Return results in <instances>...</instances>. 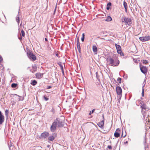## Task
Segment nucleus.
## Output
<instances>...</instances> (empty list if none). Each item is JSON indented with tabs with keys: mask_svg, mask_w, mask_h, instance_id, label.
Instances as JSON below:
<instances>
[{
	"mask_svg": "<svg viewBox=\"0 0 150 150\" xmlns=\"http://www.w3.org/2000/svg\"><path fill=\"white\" fill-rule=\"evenodd\" d=\"M107 148L110 149H111L112 148V146L110 145L108 146Z\"/></svg>",
	"mask_w": 150,
	"mask_h": 150,
	"instance_id": "nucleus-37",
	"label": "nucleus"
},
{
	"mask_svg": "<svg viewBox=\"0 0 150 150\" xmlns=\"http://www.w3.org/2000/svg\"><path fill=\"white\" fill-rule=\"evenodd\" d=\"M27 54L28 57L32 59L33 60L36 59V57L33 53H32L30 50H28L27 51Z\"/></svg>",
	"mask_w": 150,
	"mask_h": 150,
	"instance_id": "nucleus-3",
	"label": "nucleus"
},
{
	"mask_svg": "<svg viewBox=\"0 0 150 150\" xmlns=\"http://www.w3.org/2000/svg\"><path fill=\"white\" fill-rule=\"evenodd\" d=\"M45 41H47V38H45Z\"/></svg>",
	"mask_w": 150,
	"mask_h": 150,
	"instance_id": "nucleus-47",
	"label": "nucleus"
},
{
	"mask_svg": "<svg viewBox=\"0 0 150 150\" xmlns=\"http://www.w3.org/2000/svg\"><path fill=\"white\" fill-rule=\"evenodd\" d=\"M98 50H98L97 47L96 46H94V54H97V52Z\"/></svg>",
	"mask_w": 150,
	"mask_h": 150,
	"instance_id": "nucleus-25",
	"label": "nucleus"
},
{
	"mask_svg": "<svg viewBox=\"0 0 150 150\" xmlns=\"http://www.w3.org/2000/svg\"><path fill=\"white\" fill-rule=\"evenodd\" d=\"M19 39L20 40H22V38H21V36L19 38Z\"/></svg>",
	"mask_w": 150,
	"mask_h": 150,
	"instance_id": "nucleus-48",
	"label": "nucleus"
},
{
	"mask_svg": "<svg viewBox=\"0 0 150 150\" xmlns=\"http://www.w3.org/2000/svg\"><path fill=\"white\" fill-rule=\"evenodd\" d=\"M4 116L2 115L1 112L0 111V125L4 122Z\"/></svg>",
	"mask_w": 150,
	"mask_h": 150,
	"instance_id": "nucleus-10",
	"label": "nucleus"
},
{
	"mask_svg": "<svg viewBox=\"0 0 150 150\" xmlns=\"http://www.w3.org/2000/svg\"><path fill=\"white\" fill-rule=\"evenodd\" d=\"M123 5L124 6L125 8V11L126 12H127V4L126 2H125V1L123 2Z\"/></svg>",
	"mask_w": 150,
	"mask_h": 150,
	"instance_id": "nucleus-16",
	"label": "nucleus"
},
{
	"mask_svg": "<svg viewBox=\"0 0 150 150\" xmlns=\"http://www.w3.org/2000/svg\"><path fill=\"white\" fill-rule=\"evenodd\" d=\"M141 71L144 74H146L147 72V69L145 66H142L140 67Z\"/></svg>",
	"mask_w": 150,
	"mask_h": 150,
	"instance_id": "nucleus-7",
	"label": "nucleus"
},
{
	"mask_svg": "<svg viewBox=\"0 0 150 150\" xmlns=\"http://www.w3.org/2000/svg\"><path fill=\"white\" fill-rule=\"evenodd\" d=\"M110 7H109V6H107V7H106V9H107V10H109V9H110Z\"/></svg>",
	"mask_w": 150,
	"mask_h": 150,
	"instance_id": "nucleus-40",
	"label": "nucleus"
},
{
	"mask_svg": "<svg viewBox=\"0 0 150 150\" xmlns=\"http://www.w3.org/2000/svg\"><path fill=\"white\" fill-rule=\"evenodd\" d=\"M92 112L93 113L94 112V109L92 110Z\"/></svg>",
	"mask_w": 150,
	"mask_h": 150,
	"instance_id": "nucleus-51",
	"label": "nucleus"
},
{
	"mask_svg": "<svg viewBox=\"0 0 150 150\" xmlns=\"http://www.w3.org/2000/svg\"><path fill=\"white\" fill-rule=\"evenodd\" d=\"M124 77L125 78V79H127V76H126V77L125 76V77L124 76Z\"/></svg>",
	"mask_w": 150,
	"mask_h": 150,
	"instance_id": "nucleus-46",
	"label": "nucleus"
},
{
	"mask_svg": "<svg viewBox=\"0 0 150 150\" xmlns=\"http://www.w3.org/2000/svg\"><path fill=\"white\" fill-rule=\"evenodd\" d=\"M59 65H60V67L61 68V69L62 70V71L63 72H63V67L62 65L60 64Z\"/></svg>",
	"mask_w": 150,
	"mask_h": 150,
	"instance_id": "nucleus-34",
	"label": "nucleus"
},
{
	"mask_svg": "<svg viewBox=\"0 0 150 150\" xmlns=\"http://www.w3.org/2000/svg\"><path fill=\"white\" fill-rule=\"evenodd\" d=\"M122 136H123V134H122Z\"/></svg>",
	"mask_w": 150,
	"mask_h": 150,
	"instance_id": "nucleus-54",
	"label": "nucleus"
},
{
	"mask_svg": "<svg viewBox=\"0 0 150 150\" xmlns=\"http://www.w3.org/2000/svg\"><path fill=\"white\" fill-rule=\"evenodd\" d=\"M97 125L99 127L103 129L104 125V121L103 120L97 123Z\"/></svg>",
	"mask_w": 150,
	"mask_h": 150,
	"instance_id": "nucleus-12",
	"label": "nucleus"
},
{
	"mask_svg": "<svg viewBox=\"0 0 150 150\" xmlns=\"http://www.w3.org/2000/svg\"><path fill=\"white\" fill-rule=\"evenodd\" d=\"M107 61L109 64L114 67L117 66L119 64V61L116 57H110L107 59Z\"/></svg>",
	"mask_w": 150,
	"mask_h": 150,
	"instance_id": "nucleus-1",
	"label": "nucleus"
},
{
	"mask_svg": "<svg viewBox=\"0 0 150 150\" xmlns=\"http://www.w3.org/2000/svg\"><path fill=\"white\" fill-rule=\"evenodd\" d=\"M92 49L94 51V45H93L92 46Z\"/></svg>",
	"mask_w": 150,
	"mask_h": 150,
	"instance_id": "nucleus-50",
	"label": "nucleus"
},
{
	"mask_svg": "<svg viewBox=\"0 0 150 150\" xmlns=\"http://www.w3.org/2000/svg\"><path fill=\"white\" fill-rule=\"evenodd\" d=\"M139 40L142 42H145L149 41L150 40V36H145L140 37Z\"/></svg>",
	"mask_w": 150,
	"mask_h": 150,
	"instance_id": "nucleus-6",
	"label": "nucleus"
},
{
	"mask_svg": "<svg viewBox=\"0 0 150 150\" xmlns=\"http://www.w3.org/2000/svg\"><path fill=\"white\" fill-rule=\"evenodd\" d=\"M122 22L125 23V25L128 24L129 25L131 24V19L130 18L125 17L124 16H123L122 17Z\"/></svg>",
	"mask_w": 150,
	"mask_h": 150,
	"instance_id": "nucleus-2",
	"label": "nucleus"
},
{
	"mask_svg": "<svg viewBox=\"0 0 150 150\" xmlns=\"http://www.w3.org/2000/svg\"><path fill=\"white\" fill-rule=\"evenodd\" d=\"M3 60V58L0 55V62Z\"/></svg>",
	"mask_w": 150,
	"mask_h": 150,
	"instance_id": "nucleus-38",
	"label": "nucleus"
},
{
	"mask_svg": "<svg viewBox=\"0 0 150 150\" xmlns=\"http://www.w3.org/2000/svg\"><path fill=\"white\" fill-rule=\"evenodd\" d=\"M57 125L58 127H62L64 126L63 122L59 118H57L55 121H57Z\"/></svg>",
	"mask_w": 150,
	"mask_h": 150,
	"instance_id": "nucleus-5",
	"label": "nucleus"
},
{
	"mask_svg": "<svg viewBox=\"0 0 150 150\" xmlns=\"http://www.w3.org/2000/svg\"><path fill=\"white\" fill-rule=\"evenodd\" d=\"M117 81H118L119 83H121V79L120 78H118L117 79Z\"/></svg>",
	"mask_w": 150,
	"mask_h": 150,
	"instance_id": "nucleus-32",
	"label": "nucleus"
},
{
	"mask_svg": "<svg viewBox=\"0 0 150 150\" xmlns=\"http://www.w3.org/2000/svg\"><path fill=\"white\" fill-rule=\"evenodd\" d=\"M21 36H22L23 37H24L25 35V33L24 31L22 30L21 32V33H20Z\"/></svg>",
	"mask_w": 150,
	"mask_h": 150,
	"instance_id": "nucleus-22",
	"label": "nucleus"
},
{
	"mask_svg": "<svg viewBox=\"0 0 150 150\" xmlns=\"http://www.w3.org/2000/svg\"><path fill=\"white\" fill-rule=\"evenodd\" d=\"M125 135H124V136H123V137H125Z\"/></svg>",
	"mask_w": 150,
	"mask_h": 150,
	"instance_id": "nucleus-53",
	"label": "nucleus"
},
{
	"mask_svg": "<svg viewBox=\"0 0 150 150\" xmlns=\"http://www.w3.org/2000/svg\"><path fill=\"white\" fill-rule=\"evenodd\" d=\"M116 91L118 95L121 96L122 93V89L121 87L119 86L117 87L116 88Z\"/></svg>",
	"mask_w": 150,
	"mask_h": 150,
	"instance_id": "nucleus-9",
	"label": "nucleus"
},
{
	"mask_svg": "<svg viewBox=\"0 0 150 150\" xmlns=\"http://www.w3.org/2000/svg\"><path fill=\"white\" fill-rule=\"evenodd\" d=\"M57 136V134L56 133H54L51 136H50L48 139L50 141H53L54 140Z\"/></svg>",
	"mask_w": 150,
	"mask_h": 150,
	"instance_id": "nucleus-11",
	"label": "nucleus"
},
{
	"mask_svg": "<svg viewBox=\"0 0 150 150\" xmlns=\"http://www.w3.org/2000/svg\"><path fill=\"white\" fill-rule=\"evenodd\" d=\"M8 144L9 147L12 146L13 145V144L11 141H10V143H8Z\"/></svg>",
	"mask_w": 150,
	"mask_h": 150,
	"instance_id": "nucleus-27",
	"label": "nucleus"
},
{
	"mask_svg": "<svg viewBox=\"0 0 150 150\" xmlns=\"http://www.w3.org/2000/svg\"><path fill=\"white\" fill-rule=\"evenodd\" d=\"M115 45L117 50V51L121 50V48L120 45H117L116 43L115 44Z\"/></svg>",
	"mask_w": 150,
	"mask_h": 150,
	"instance_id": "nucleus-17",
	"label": "nucleus"
},
{
	"mask_svg": "<svg viewBox=\"0 0 150 150\" xmlns=\"http://www.w3.org/2000/svg\"><path fill=\"white\" fill-rule=\"evenodd\" d=\"M57 121H55L52 123L51 126L50 128V131L52 132H54L56 130V127L57 126Z\"/></svg>",
	"mask_w": 150,
	"mask_h": 150,
	"instance_id": "nucleus-4",
	"label": "nucleus"
},
{
	"mask_svg": "<svg viewBox=\"0 0 150 150\" xmlns=\"http://www.w3.org/2000/svg\"><path fill=\"white\" fill-rule=\"evenodd\" d=\"M52 88V87L50 86H47V89H50V88Z\"/></svg>",
	"mask_w": 150,
	"mask_h": 150,
	"instance_id": "nucleus-39",
	"label": "nucleus"
},
{
	"mask_svg": "<svg viewBox=\"0 0 150 150\" xmlns=\"http://www.w3.org/2000/svg\"><path fill=\"white\" fill-rule=\"evenodd\" d=\"M85 38V34L84 33L82 34V37L81 38V40L82 42H83L84 41Z\"/></svg>",
	"mask_w": 150,
	"mask_h": 150,
	"instance_id": "nucleus-26",
	"label": "nucleus"
},
{
	"mask_svg": "<svg viewBox=\"0 0 150 150\" xmlns=\"http://www.w3.org/2000/svg\"><path fill=\"white\" fill-rule=\"evenodd\" d=\"M16 20L17 21H19V18L18 17H17L16 18ZM19 23V22H18V23Z\"/></svg>",
	"mask_w": 150,
	"mask_h": 150,
	"instance_id": "nucleus-41",
	"label": "nucleus"
},
{
	"mask_svg": "<svg viewBox=\"0 0 150 150\" xmlns=\"http://www.w3.org/2000/svg\"><path fill=\"white\" fill-rule=\"evenodd\" d=\"M38 0H37V1H36V2H35V4H38Z\"/></svg>",
	"mask_w": 150,
	"mask_h": 150,
	"instance_id": "nucleus-43",
	"label": "nucleus"
},
{
	"mask_svg": "<svg viewBox=\"0 0 150 150\" xmlns=\"http://www.w3.org/2000/svg\"><path fill=\"white\" fill-rule=\"evenodd\" d=\"M96 84L98 85V84H99L100 83V79H99V80L97 79L96 80Z\"/></svg>",
	"mask_w": 150,
	"mask_h": 150,
	"instance_id": "nucleus-28",
	"label": "nucleus"
},
{
	"mask_svg": "<svg viewBox=\"0 0 150 150\" xmlns=\"http://www.w3.org/2000/svg\"><path fill=\"white\" fill-rule=\"evenodd\" d=\"M118 129H117L116 130V131H118Z\"/></svg>",
	"mask_w": 150,
	"mask_h": 150,
	"instance_id": "nucleus-52",
	"label": "nucleus"
},
{
	"mask_svg": "<svg viewBox=\"0 0 150 150\" xmlns=\"http://www.w3.org/2000/svg\"><path fill=\"white\" fill-rule=\"evenodd\" d=\"M117 53L120 54L121 56H124L123 53L122 52L121 50L117 51Z\"/></svg>",
	"mask_w": 150,
	"mask_h": 150,
	"instance_id": "nucleus-24",
	"label": "nucleus"
},
{
	"mask_svg": "<svg viewBox=\"0 0 150 150\" xmlns=\"http://www.w3.org/2000/svg\"><path fill=\"white\" fill-rule=\"evenodd\" d=\"M127 143H128V141H126V142H124V144H126Z\"/></svg>",
	"mask_w": 150,
	"mask_h": 150,
	"instance_id": "nucleus-45",
	"label": "nucleus"
},
{
	"mask_svg": "<svg viewBox=\"0 0 150 150\" xmlns=\"http://www.w3.org/2000/svg\"><path fill=\"white\" fill-rule=\"evenodd\" d=\"M120 136V134L118 133V132H115L114 133V136L116 137H119Z\"/></svg>",
	"mask_w": 150,
	"mask_h": 150,
	"instance_id": "nucleus-21",
	"label": "nucleus"
},
{
	"mask_svg": "<svg viewBox=\"0 0 150 150\" xmlns=\"http://www.w3.org/2000/svg\"><path fill=\"white\" fill-rule=\"evenodd\" d=\"M37 83V81L35 80H33L32 82L30 84L33 86L35 85Z\"/></svg>",
	"mask_w": 150,
	"mask_h": 150,
	"instance_id": "nucleus-19",
	"label": "nucleus"
},
{
	"mask_svg": "<svg viewBox=\"0 0 150 150\" xmlns=\"http://www.w3.org/2000/svg\"><path fill=\"white\" fill-rule=\"evenodd\" d=\"M103 118L104 119V116H103Z\"/></svg>",
	"mask_w": 150,
	"mask_h": 150,
	"instance_id": "nucleus-55",
	"label": "nucleus"
},
{
	"mask_svg": "<svg viewBox=\"0 0 150 150\" xmlns=\"http://www.w3.org/2000/svg\"><path fill=\"white\" fill-rule=\"evenodd\" d=\"M36 78L38 79H40L43 76V74L39 73H36L35 74Z\"/></svg>",
	"mask_w": 150,
	"mask_h": 150,
	"instance_id": "nucleus-13",
	"label": "nucleus"
},
{
	"mask_svg": "<svg viewBox=\"0 0 150 150\" xmlns=\"http://www.w3.org/2000/svg\"><path fill=\"white\" fill-rule=\"evenodd\" d=\"M37 67L36 66H33L32 67V69L30 70V71L33 73H34L36 71Z\"/></svg>",
	"mask_w": 150,
	"mask_h": 150,
	"instance_id": "nucleus-18",
	"label": "nucleus"
},
{
	"mask_svg": "<svg viewBox=\"0 0 150 150\" xmlns=\"http://www.w3.org/2000/svg\"><path fill=\"white\" fill-rule=\"evenodd\" d=\"M50 134L49 132H45L41 134L40 137L42 138H45L47 137Z\"/></svg>",
	"mask_w": 150,
	"mask_h": 150,
	"instance_id": "nucleus-8",
	"label": "nucleus"
},
{
	"mask_svg": "<svg viewBox=\"0 0 150 150\" xmlns=\"http://www.w3.org/2000/svg\"><path fill=\"white\" fill-rule=\"evenodd\" d=\"M55 55L57 57H58L59 56V54L58 53L56 54Z\"/></svg>",
	"mask_w": 150,
	"mask_h": 150,
	"instance_id": "nucleus-42",
	"label": "nucleus"
},
{
	"mask_svg": "<svg viewBox=\"0 0 150 150\" xmlns=\"http://www.w3.org/2000/svg\"><path fill=\"white\" fill-rule=\"evenodd\" d=\"M112 20V18L110 16H108L107 18L105 20V21H110Z\"/></svg>",
	"mask_w": 150,
	"mask_h": 150,
	"instance_id": "nucleus-20",
	"label": "nucleus"
},
{
	"mask_svg": "<svg viewBox=\"0 0 150 150\" xmlns=\"http://www.w3.org/2000/svg\"><path fill=\"white\" fill-rule=\"evenodd\" d=\"M144 86L142 87V96H144Z\"/></svg>",
	"mask_w": 150,
	"mask_h": 150,
	"instance_id": "nucleus-30",
	"label": "nucleus"
},
{
	"mask_svg": "<svg viewBox=\"0 0 150 150\" xmlns=\"http://www.w3.org/2000/svg\"><path fill=\"white\" fill-rule=\"evenodd\" d=\"M77 47L78 50L79 52H80L81 51V47L80 46V43L79 42V37L78 38V39L77 41Z\"/></svg>",
	"mask_w": 150,
	"mask_h": 150,
	"instance_id": "nucleus-15",
	"label": "nucleus"
},
{
	"mask_svg": "<svg viewBox=\"0 0 150 150\" xmlns=\"http://www.w3.org/2000/svg\"><path fill=\"white\" fill-rule=\"evenodd\" d=\"M44 98L45 101H47L49 100L48 98H47L45 95L44 96Z\"/></svg>",
	"mask_w": 150,
	"mask_h": 150,
	"instance_id": "nucleus-31",
	"label": "nucleus"
},
{
	"mask_svg": "<svg viewBox=\"0 0 150 150\" xmlns=\"http://www.w3.org/2000/svg\"><path fill=\"white\" fill-rule=\"evenodd\" d=\"M143 103V104L142 105H141L140 106L141 108H142V110L143 109L146 110V109H148V107L146 106V104H145L143 102H142Z\"/></svg>",
	"mask_w": 150,
	"mask_h": 150,
	"instance_id": "nucleus-14",
	"label": "nucleus"
},
{
	"mask_svg": "<svg viewBox=\"0 0 150 150\" xmlns=\"http://www.w3.org/2000/svg\"><path fill=\"white\" fill-rule=\"evenodd\" d=\"M96 78L97 79L99 80V79H99V76L98 75V73L96 72Z\"/></svg>",
	"mask_w": 150,
	"mask_h": 150,
	"instance_id": "nucleus-29",
	"label": "nucleus"
},
{
	"mask_svg": "<svg viewBox=\"0 0 150 150\" xmlns=\"http://www.w3.org/2000/svg\"><path fill=\"white\" fill-rule=\"evenodd\" d=\"M5 112L6 115H8V110H6L5 111Z\"/></svg>",
	"mask_w": 150,
	"mask_h": 150,
	"instance_id": "nucleus-36",
	"label": "nucleus"
},
{
	"mask_svg": "<svg viewBox=\"0 0 150 150\" xmlns=\"http://www.w3.org/2000/svg\"><path fill=\"white\" fill-rule=\"evenodd\" d=\"M148 61L147 60H143V63L145 64H147L148 63Z\"/></svg>",
	"mask_w": 150,
	"mask_h": 150,
	"instance_id": "nucleus-33",
	"label": "nucleus"
},
{
	"mask_svg": "<svg viewBox=\"0 0 150 150\" xmlns=\"http://www.w3.org/2000/svg\"><path fill=\"white\" fill-rule=\"evenodd\" d=\"M91 112L90 111V112L89 113V115H90L91 114Z\"/></svg>",
	"mask_w": 150,
	"mask_h": 150,
	"instance_id": "nucleus-49",
	"label": "nucleus"
},
{
	"mask_svg": "<svg viewBox=\"0 0 150 150\" xmlns=\"http://www.w3.org/2000/svg\"><path fill=\"white\" fill-rule=\"evenodd\" d=\"M17 86V84L15 83H13L11 85V87L13 88H16Z\"/></svg>",
	"mask_w": 150,
	"mask_h": 150,
	"instance_id": "nucleus-23",
	"label": "nucleus"
},
{
	"mask_svg": "<svg viewBox=\"0 0 150 150\" xmlns=\"http://www.w3.org/2000/svg\"><path fill=\"white\" fill-rule=\"evenodd\" d=\"M111 3L110 2H109L107 4V6H111Z\"/></svg>",
	"mask_w": 150,
	"mask_h": 150,
	"instance_id": "nucleus-35",
	"label": "nucleus"
},
{
	"mask_svg": "<svg viewBox=\"0 0 150 150\" xmlns=\"http://www.w3.org/2000/svg\"><path fill=\"white\" fill-rule=\"evenodd\" d=\"M142 102H143L142 101L140 103V104H141V105H142L143 104V103Z\"/></svg>",
	"mask_w": 150,
	"mask_h": 150,
	"instance_id": "nucleus-44",
	"label": "nucleus"
}]
</instances>
